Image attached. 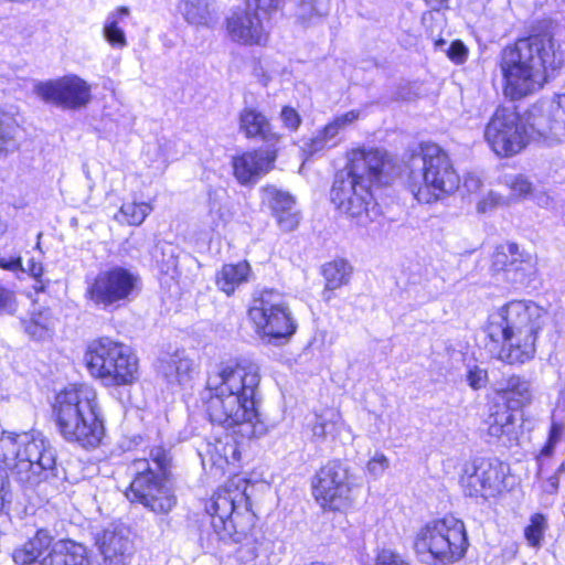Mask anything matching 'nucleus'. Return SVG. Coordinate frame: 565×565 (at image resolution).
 Returning <instances> with one entry per match:
<instances>
[{
    "label": "nucleus",
    "instance_id": "f257e3e1",
    "mask_svg": "<svg viewBox=\"0 0 565 565\" xmlns=\"http://www.w3.org/2000/svg\"><path fill=\"white\" fill-rule=\"evenodd\" d=\"M259 369L248 361L230 360L217 364L206 381V412L210 420L246 438L265 434L256 393Z\"/></svg>",
    "mask_w": 565,
    "mask_h": 565
},
{
    "label": "nucleus",
    "instance_id": "f03ea898",
    "mask_svg": "<svg viewBox=\"0 0 565 565\" xmlns=\"http://www.w3.org/2000/svg\"><path fill=\"white\" fill-rule=\"evenodd\" d=\"M386 166L388 162L384 151L354 149L349 153L348 164L334 177L331 202L359 226H367L380 215L371 188L385 182Z\"/></svg>",
    "mask_w": 565,
    "mask_h": 565
},
{
    "label": "nucleus",
    "instance_id": "7ed1b4c3",
    "mask_svg": "<svg viewBox=\"0 0 565 565\" xmlns=\"http://www.w3.org/2000/svg\"><path fill=\"white\" fill-rule=\"evenodd\" d=\"M564 62V53L547 34L518 40L501 54L504 94L512 99L533 94L543 87L551 73L559 70Z\"/></svg>",
    "mask_w": 565,
    "mask_h": 565
},
{
    "label": "nucleus",
    "instance_id": "20e7f679",
    "mask_svg": "<svg viewBox=\"0 0 565 565\" xmlns=\"http://www.w3.org/2000/svg\"><path fill=\"white\" fill-rule=\"evenodd\" d=\"M244 500V491L234 481L218 489L206 504L211 525L220 540L239 544L236 555L242 563L271 565L274 543L255 531V515L250 511H238L237 503Z\"/></svg>",
    "mask_w": 565,
    "mask_h": 565
},
{
    "label": "nucleus",
    "instance_id": "39448f33",
    "mask_svg": "<svg viewBox=\"0 0 565 565\" xmlns=\"http://www.w3.org/2000/svg\"><path fill=\"white\" fill-rule=\"evenodd\" d=\"M545 318L543 308L525 300L510 301L491 312L487 331L492 341H502L498 359L508 364H523L532 360Z\"/></svg>",
    "mask_w": 565,
    "mask_h": 565
},
{
    "label": "nucleus",
    "instance_id": "423d86ee",
    "mask_svg": "<svg viewBox=\"0 0 565 565\" xmlns=\"http://www.w3.org/2000/svg\"><path fill=\"white\" fill-rule=\"evenodd\" d=\"M54 448L40 433H3L0 437V473L21 483H39L57 476Z\"/></svg>",
    "mask_w": 565,
    "mask_h": 565
},
{
    "label": "nucleus",
    "instance_id": "0eeeda50",
    "mask_svg": "<svg viewBox=\"0 0 565 565\" xmlns=\"http://www.w3.org/2000/svg\"><path fill=\"white\" fill-rule=\"evenodd\" d=\"M53 413L61 435L84 448L97 447L105 428L97 393L87 384L70 385L55 396Z\"/></svg>",
    "mask_w": 565,
    "mask_h": 565
},
{
    "label": "nucleus",
    "instance_id": "6e6552de",
    "mask_svg": "<svg viewBox=\"0 0 565 565\" xmlns=\"http://www.w3.org/2000/svg\"><path fill=\"white\" fill-rule=\"evenodd\" d=\"M408 186L419 203L430 204L455 192L459 175L448 154L436 143H423L409 160Z\"/></svg>",
    "mask_w": 565,
    "mask_h": 565
},
{
    "label": "nucleus",
    "instance_id": "1a4fd4ad",
    "mask_svg": "<svg viewBox=\"0 0 565 565\" xmlns=\"http://www.w3.org/2000/svg\"><path fill=\"white\" fill-rule=\"evenodd\" d=\"M169 456L162 447L150 451L149 459L131 463L134 478L126 491L127 499L139 503L154 514H168L177 504V497L167 481Z\"/></svg>",
    "mask_w": 565,
    "mask_h": 565
},
{
    "label": "nucleus",
    "instance_id": "9d476101",
    "mask_svg": "<svg viewBox=\"0 0 565 565\" xmlns=\"http://www.w3.org/2000/svg\"><path fill=\"white\" fill-rule=\"evenodd\" d=\"M462 521L446 516L428 522L415 537L414 550L422 563L449 565L461 559L468 548Z\"/></svg>",
    "mask_w": 565,
    "mask_h": 565
},
{
    "label": "nucleus",
    "instance_id": "9b49d317",
    "mask_svg": "<svg viewBox=\"0 0 565 565\" xmlns=\"http://www.w3.org/2000/svg\"><path fill=\"white\" fill-rule=\"evenodd\" d=\"M85 362L89 374L106 386L130 385L139 377L136 354L128 345L109 338L89 343Z\"/></svg>",
    "mask_w": 565,
    "mask_h": 565
},
{
    "label": "nucleus",
    "instance_id": "f8f14e48",
    "mask_svg": "<svg viewBox=\"0 0 565 565\" xmlns=\"http://www.w3.org/2000/svg\"><path fill=\"white\" fill-rule=\"evenodd\" d=\"M248 319L255 332L268 343H277L289 338L297 328L284 296L273 289L256 291L253 295Z\"/></svg>",
    "mask_w": 565,
    "mask_h": 565
},
{
    "label": "nucleus",
    "instance_id": "ddd939ff",
    "mask_svg": "<svg viewBox=\"0 0 565 565\" xmlns=\"http://www.w3.org/2000/svg\"><path fill=\"white\" fill-rule=\"evenodd\" d=\"M529 131L519 114L510 107H498L484 128V139L492 151L503 158L522 151L529 143Z\"/></svg>",
    "mask_w": 565,
    "mask_h": 565
},
{
    "label": "nucleus",
    "instance_id": "4468645a",
    "mask_svg": "<svg viewBox=\"0 0 565 565\" xmlns=\"http://www.w3.org/2000/svg\"><path fill=\"white\" fill-rule=\"evenodd\" d=\"M138 282L137 274L116 266L98 273L87 284L85 298L105 310L118 308L125 301L130 300L138 288Z\"/></svg>",
    "mask_w": 565,
    "mask_h": 565
},
{
    "label": "nucleus",
    "instance_id": "2eb2a0df",
    "mask_svg": "<svg viewBox=\"0 0 565 565\" xmlns=\"http://www.w3.org/2000/svg\"><path fill=\"white\" fill-rule=\"evenodd\" d=\"M508 473L509 467L498 459H476L465 466L460 486L467 497L488 500L508 488Z\"/></svg>",
    "mask_w": 565,
    "mask_h": 565
},
{
    "label": "nucleus",
    "instance_id": "dca6fc26",
    "mask_svg": "<svg viewBox=\"0 0 565 565\" xmlns=\"http://www.w3.org/2000/svg\"><path fill=\"white\" fill-rule=\"evenodd\" d=\"M352 481L340 461H329L312 480V494L324 510L343 511L351 503Z\"/></svg>",
    "mask_w": 565,
    "mask_h": 565
},
{
    "label": "nucleus",
    "instance_id": "f3484780",
    "mask_svg": "<svg viewBox=\"0 0 565 565\" xmlns=\"http://www.w3.org/2000/svg\"><path fill=\"white\" fill-rule=\"evenodd\" d=\"M33 93L43 102L64 109H79L92 99L90 85L77 75L36 82Z\"/></svg>",
    "mask_w": 565,
    "mask_h": 565
},
{
    "label": "nucleus",
    "instance_id": "a211bd4d",
    "mask_svg": "<svg viewBox=\"0 0 565 565\" xmlns=\"http://www.w3.org/2000/svg\"><path fill=\"white\" fill-rule=\"evenodd\" d=\"M96 544L100 565H129L136 552L132 532L124 524L109 525L98 535Z\"/></svg>",
    "mask_w": 565,
    "mask_h": 565
},
{
    "label": "nucleus",
    "instance_id": "6ab92c4d",
    "mask_svg": "<svg viewBox=\"0 0 565 565\" xmlns=\"http://www.w3.org/2000/svg\"><path fill=\"white\" fill-rule=\"evenodd\" d=\"M263 15L252 7L238 8L227 18L226 29L231 39L243 44H262L267 40Z\"/></svg>",
    "mask_w": 565,
    "mask_h": 565
},
{
    "label": "nucleus",
    "instance_id": "aec40b11",
    "mask_svg": "<svg viewBox=\"0 0 565 565\" xmlns=\"http://www.w3.org/2000/svg\"><path fill=\"white\" fill-rule=\"evenodd\" d=\"M276 151L258 149L247 151L232 159L233 174L241 185L255 184L264 174L273 169Z\"/></svg>",
    "mask_w": 565,
    "mask_h": 565
},
{
    "label": "nucleus",
    "instance_id": "412c9836",
    "mask_svg": "<svg viewBox=\"0 0 565 565\" xmlns=\"http://www.w3.org/2000/svg\"><path fill=\"white\" fill-rule=\"evenodd\" d=\"M263 200L268 203L279 227L285 232L294 231L299 224L294 196L274 185L263 188Z\"/></svg>",
    "mask_w": 565,
    "mask_h": 565
},
{
    "label": "nucleus",
    "instance_id": "4be33fe9",
    "mask_svg": "<svg viewBox=\"0 0 565 565\" xmlns=\"http://www.w3.org/2000/svg\"><path fill=\"white\" fill-rule=\"evenodd\" d=\"M39 565H92V561L85 545L72 540H60L52 543Z\"/></svg>",
    "mask_w": 565,
    "mask_h": 565
},
{
    "label": "nucleus",
    "instance_id": "5701e85b",
    "mask_svg": "<svg viewBox=\"0 0 565 565\" xmlns=\"http://www.w3.org/2000/svg\"><path fill=\"white\" fill-rule=\"evenodd\" d=\"M54 537L49 530L40 529L25 542L17 545L11 557L15 565H34L44 557L43 554L51 550Z\"/></svg>",
    "mask_w": 565,
    "mask_h": 565
},
{
    "label": "nucleus",
    "instance_id": "b1692460",
    "mask_svg": "<svg viewBox=\"0 0 565 565\" xmlns=\"http://www.w3.org/2000/svg\"><path fill=\"white\" fill-rule=\"evenodd\" d=\"M193 362L177 351L159 360L158 373L171 387L182 386L191 380Z\"/></svg>",
    "mask_w": 565,
    "mask_h": 565
},
{
    "label": "nucleus",
    "instance_id": "393cba45",
    "mask_svg": "<svg viewBox=\"0 0 565 565\" xmlns=\"http://www.w3.org/2000/svg\"><path fill=\"white\" fill-rule=\"evenodd\" d=\"M360 117V111L350 110L341 116L335 117L324 128L317 132V135L308 143L310 153H315L327 148L337 146V136L340 131L344 130L348 126L355 122Z\"/></svg>",
    "mask_w": 565,
    "mask_h": 565
},
{
    "label": "nucleus",
    "instance_id": "a878e982",
    "mask_svg": "<svg viewBox=\"0 0 565 565\" xmlns=\"http://www.w3.org/2000/svg\"><path fill=\"white\" fill-rule=\"evenodd\" d=\"M495 393L505 402L502 407L509 408L513 413L529 404L532 398L530 382L515 375L498 383Z\"/></svg>",
    "mask_w": 565,
    "mask_h": 565
},
{
    "label": "nucleus",
    "instance_id": "bb28decb",
    "mask_svg": "<svg viewBox=\"0 0 565 565\" xmlns=\"http://www.w3.org/2000/svg\"><path fill=\"white\" fill-rule=\"evenodd\" d=\"M519 247L515 244H508L507 247L498 249L492 259V265L495 270H503L508 274H513L511 278L513 281H521L524 274L531 269L530 262L519 259Z\"/></svg>",
    "mask_w": 565,
    "mask_h": 565
},
{
    "label": "nucleus",
    "instance_id": "cd10ccee",
    "mask_svg": "<svg viewBox=\"0 0 565 565\" xmlns=\"http://www.w3.org/2000/svg\"><path fill=\"white\" fill-rule=\"evenodd\" d=\"M524 125L529 131L530 140H557L555 132L556 116L551 114V108L545 114L541 109L534 108L527 114Z\"/></svg>",
    "mask_w": 565,
    "mask_h": 565
},
{
    "label": "nucleus",
    "instance_id": "c85d7f7f",
    "mask_svg": "<svg viewBox=\"0 0 565 565\" xmlns=\"http://www.w3.org/2000/svg\"><path fill=\"white\" fill-rule=\"evenodd\" d=\"M178 9L189 24L196 26H210L216 13L210 0H181Z\"/></svg>",
    "mask_w": 565,
    "mask_h": 565
},
{
    "label": "nucleus",
    "instance_id": "c756f323",
    "mask_svg": "<svg viewBox=\"0 0 565 565\" xmlns=\"http://www.w3.org/2000/svg\"><path fill=\"white\" fill-rule=\"evenodd\" d=\"M239 129L247 138L259 137L267 141L275 138V134L271 132L270 124L267 118L253 108H245L241 113Z\"/></svg>",
    "mask_w": 565,
    "mask_h": 565
},
{
    "label": "nucleus",
    "instance_id": "7c9ffc66",
    "mask_svg": "<svg viewBox=\"0 0 565 565\" xmlns=\"http://www.w3.org/2000/svg\"><path fill=\"white\" fill-rule=\"evenodd\" d=\"M249 274L250 266L247 262L226 264L216 276V285L223 292L230 296L239 285L248 280Z\"/></svg>",
    "mask_w": 565,
    "mask_h": 565
},
{
    "label": "nucleus",
    "instance_id": "2f4dec72",
    "mask_svg": "<svg viewBox=\"0 0 565 565\" xmlns=\"http://www.w3.org/2000/svg\"><path fill=\"white\" fill-rule=\"evenodd\" d=\"M352 274L351 265L344 259H335L322 267V275L326 280L324 297L330 300L328 292L347 285Z\"/></svg>",
    "mask_w": 565,
    "mask_h": 565
},
{
    "label": "nucleus",
    "instance_id": "473e14b6",
    "mask_svg": "<svg viewBox=\"0 0 565 565\" xmlns=\"http://www.w3.org/2000/svg\"><path fill=\"white\" fill-rule=\"evenodd\" d=\"M515 422V414L511 409L494 406V411L486 419L488 435L494 438L511 436L514 434Z\"/></svg>",
    "mask_w": 565,
    "mask_h": 565
},
{
    "label": "nucleus",
    "instance_id": "72a5a7b5",
    "mask_svg": "<svg viewBox=\"0 0 565 565\" xmlns=\"http://www.w3.org/2000/svg\"><path fill=\"white\" fill-rule=\"evenodd\" d=\"M128 14L127 7H119L116 11L110 12L104 22L103 35L113 47L124 49L128 44L124 30L119 28L120 20Z\"/></svg>",
    "mask_w": 565,
    "mask_h": 565
},
{
    "label": "nucleus",
    "instance_id": "f704fd0d",
    "mask_svg": "<svg viewBox=\"0 0 565 565\" xmlns=\"http://www.w3.org/2000/svg\"><path fill=\"white\" fill-rule=\"evenodd\" d=\"M342 425L341 415L333 409H328L316 416L312 435L317 440H324L328 435H333Z\"/></svg>",
    "mask_w": 565,
    "mask_h": 565
},
{
    "label": "nucleus",
    "instance_id": "c9c22d12",
    "mask_svg": "<svg viewBox=\"0 0 565 565\" xmlns=\"http://www.w3.org/2000/svg\"><path fill=\"white\" fill-rule=\"evenodd\" d=\"M151 211L152 206L149 203H124L116 218L128 225H140Z\"/></svg>",
    "mask_w": 565,
    "mask_h": 565
},
{
    "label": "nucleus",
    "instance_id": "e433bc0d",
    "mask_svg": "<svg viewBox=\"0 0 565 565\" xmlns=\"http://www.w3.org/2000/svg\"><path fill=\"white\" fill-rule=\"evenodd\" d=\"M503 184L510 190L509 203L513 200L526 198L532 193V183L522 174H510L504 175Z\"/></svg>",
    "mask_w": 565,
    "mask_h": 565
},
{
    "label": "nucleus",
    "instance_id": "4c0bfd02",
    "mask_svg": "<svg viewBox=\"0 0 565 565\" xmlns=\"http://www.w3.org/2000/svg\"><path fill=\"white\" fill-rule=\"evenodd\" d=\"M19 127L11 116L0 114V152L14 147V137Z\"/></svg>",
    "mask_w": 565,
    "mask_h": 565
},
{
    "label": "nucleus",
    "instance_id": "58836bf2",
    "mask_svg": "<svg viewBox=\"0 0 565 565\" xmlns=\"http://www.w3.org/2000/svg\"><path fill=\"white\" fill-rule=\"evenodd\" d=\"M545 529L546 520L542 514H535L531 518V523L524 531L525 539L531 546L537 547L541 545Z\"/></svg>",
    "mask_w": 565,
    "mask_h": 565
},
{
    "label": "nucleus",
    "instance_id": "ea45409f",
    "mask_svg": "<svg viewBox=\"0 0 565 565\" xmlns=\"http://www.w3.org/2000/svg\"><path fill=\"white\" fill-rule=\"evenodd\" d=\"M551 114L556 116V125L554 127L557 134V141L565 139V94L557 96L551 104Z\"/></svg>",
    "mask_w": 565,
    "mask_h": 565
},
{
    "label": "nucleus",
    "instance_id": "a19ab883",
    "mask_svg": "<svg viewBox=\"0 0 565 565\" xmlns=\"http://www.w3.org/2000/svg\"><path fill=\"white\" fill-rule=\"evenodd\" d=\"M25 332L35 340L44 339L49 333V321L42 315L33 316L29 321L24 322Z\"/></svg>",
    "mask_w": 565,
    "mask_h": 565
},
{
    "label": "nucleus",
    "instance_id": "79ce46f5",
    "mask_svg": "<svg viewBox=\"0 0 565 565\" xmlns=\"http://www.w3.org/2000/svg\"><path fill=\"white\" fill-rule=\"evenodd\" d=\"M18 308L14 292L0 286V315H14Z\"/></svg>",
    "mask_w": 565,
    "mask_h": 565
},
{
    "label": "nucleus",
    "instance_id": "37998d69",
    "mask_svg": "<svg viewBox=\"0 0 565 565\" xmlns=\"http://www.w3.org/2000/svg\"><path fill=\"white\" fill-rule=\"evenodd\" d=\"M509 204V199L505 196L494 192L490 191L487 196H484L479 203H478V211L481 213H486L487 211L500 206V205H507Z\"/></svg>",
    "mask_w": 565,
    "mask_h": 565
},
{
    "label": "nucleus",
    "instance_id": "c03bdc74",
    "mask_svg": "<svg viewBox=\"0 0 565 565\" xmlns=\"http://www.w3.org/2000/svg\"><path fill=\"white\" fill-rule=\"evenodd\" d=\"M466 380L469 384V386L472 388V390H480L482 387L486 386L487 382H488V374H487V371L479 367V366H475L472 369H470L466 375Z\"/></svg>",
    "mask_w": 565,
    "mask_h": 565
},
{
    "label": "nucleus",
    "instance_id": "a18cd8bd",
    "mask_svg": "<svg viewBox=\"0 0 565 565\" xmlns=\"http://www.w3.org/2000/svg\"><path fill=\"white\" fill-rule=\"evenodd\" d=\"M388 459L384 454H375L367 462L366 469L374 478L381 477L388 468Z\"/></svg>",
    "mask_w": 565,
    "mask_h": 565
},
{
    "label": "nucleus",
    "instance_id": "49530a36",
    "mask_svg": "<svg viewBox=\"0 0 565 565\" xmlns=\"http://www.w3.org/2000/svg\"><path fill=\"white\" fill-rule=\"evenodd\" d=\"M284 0H247L248 7H255L263 15H269L282 6Z\"/></svg>",
    "mask_w": 565,
    "mask_h": 565
},
{
    "label": "nucleus",
    "instance_id": "de8ad7c7",
    "mask_svg": "<svg viewBox=\"0 0 565 565\" xmlns=\"http://www.w3.org/2000/svg\"><path fill=\"white\" fill-rule=\"evenodd\" d=\"M376 565H409L408 562L404 559V557L392 551V550H382L376 557Z\"/></svg>",
    "mask_w": 565,
    "mask_h": 565
},
{
    "label": "nucleus",
    "instance_id": "09e8293b",
    "mask_svg": "<svg viewBox=\"0 0 565 565\" xmlns=\"http://www.w3.org/2000/svg\"><path fill=\"white\" fill-rule=\"evenodd\" d=\"M467 53V47L461 41H454L447 50L448 57L457 64L466 61Z\"/></svg>",
    "mask_w": 565,
    "mask_h": 565
},
{
    "label": "nucleus",
    "instance_id": "8fccbe9b",
    "mask_svg": "<svg viewBox=\"0 0 565 565\" xmlns=\"http://www.w3.org/2000/svg\"><path fill=\"white\" fill-rule=\"evenodd\" d=\"M280 116L285 126L291 130H296L301 122L299 114L291 107H284Z\"/></svg>",
    "mask_w": 565,
    "mask_h": 565
},
{
    "label": "nucleus",
    "instance_id": "3c124183",
    "mask_svg": "<svg viewBox=\"0 0 565 565\" xmlns=\"http://www.w3.org/2000/svg\"><path fill=\"white\" fill-rule=\"evenodd\" d=\"M0 267L7 270L15 271L23 269L21 257L18 256H11L9 258L7 257H0Z\"/></svg>",
    "mask_w": 565,
    "mask_h": 565
},
{
    "label": "nucleus",
    "instance_id": "603ef678",
    "mask_svg": "<svg viewBox=\"0 0 565 565\" xmlns=\"http://www.w3.org/2000/svg\"><path fill=\"white\" fill-rule=\"evenodd\" d=\"M222 450L224 451V460L226 463H234L239 460V452L237 450L236 444H225L222 445Z\"/></svg>",
    "mask_w": 565,
    "mask_h": 565
},
{
    "label": "nucleus",
    "instance_id": "864d4df0",
    "mask_svg": "<svg viewBox=\"0 0 565 565\" xmlns=\"http://www.w3.org/2000/svg\"><path fill=\"white\" fill-rule=\"evenodd\" d=\"M21 270L30 273V275H32L34 278H39L43 274V266L41 263L35 262L33 258H31L28 262L26 267H23V269Z\"/></svg>",
    "mask_w": 565,
    "mask_h": 565
},
{
    "label": "nucleus",
    "instance_id": "5fc2aeb1",
    "mask_svg": "<svg viewBox=\"0 0 565 565\" xmlns=\"http://www.w3.org/2000/svg\"><path fill=\"white\" fill-rule=\"evenodd\" d=\"M463 184L468 189V191L476 192L481 186V180L478 177H476V175H468L465 179V183Z\"/></svg>",
    "mask_w": 565,
    "mask_h": 565
},
{
    "label": "nucleus",
    "instance_id": "6e6d98bb",
    "mask_svg": "<svg viewBox=\"0 0 565 565\" xmlns=\"http://www.w3.org/2000/svg\"><path fill=\"white\" fill-rule=\"evenodd\" d=\"M8 490L6 488V481L3 476L0 473V512H2L6 508V503L9 502L7 499Z\"/></svg>",
    "mask_w": 565,
    "mask_h": 565
},
{
    "label": "nucleus",
    "instance_id": "4d7b16f0",
    "mask_svg": "<svg viewBox=\"0 0 565 565\" xmlns=\"http://www.w3.org/2000/svg\"><path fill=\"white\" fill-rule=\"evenodd\" d=\"M448 0H425L427 6H429L434 10H440L446 7Z\"/></svg>",
    "mask_w": 565,
    "mask_h": 565
},
{
    "label": "nucleus",
    "instance_id": "13d9d810",
    "mask_svg": "<svg viewBox=\"0 0 565 565\" xmlns=\"http://www.w3.org/2000/svg\"><path fill=\"white\" fill-rule=\"evenodd\" d=\"M210 216L212 217V221L209 226H210L211 231H216L220 226L221 215L218 212L213 213L211 211Z\"/></svg>",
    "mask_w": 565,
    "mask_h": 565
},
{
    "label": "nucleus",
    "instance_id": "bf43d9fd",
    "mask_svg": "<svg viewBox=\"0 0 565 565\" xmlns=\"http://www.w3.org/2000/svg\"><path fill=\"white\" fill-rule=\"evenodd\" d=\"M558 488V477L557 475H554L548 478L547 480V490L550 492H555Z\"/></svg>",
    "mask_w": 565,
    "mask_h": 565
},
{
    "label": "nucleus",
    "instance_id": "052dcab7",
    "mask_svg": "<svg viewBox=\"0 0 565 565\" xmlns=\"http://www.w3.org/2000/svg\"><path fill=\"white\" fill-rule=\"evenodd\" d=\"M558 407L565 411V386L562 388L559 393Z\"/></svg>",
    "mask_w": 565,
    "mask_h": 565
},
{
    "label": "nucleus",
    "instance_id": "680f3d73",
    "mask_svg": "<svg viewBox=\"0 0 565 565\" xmlns=\"http://www.w3.org/2000/svg\"><path fill=\"white\" fill-rule=\"evenodd\" d=\"M315 2H316V3H318V0H315ZM313 10L316 11V13H317V14H319V15H323V14H326V13H327L328 8H327V7H323V8H322V7H318V4H316V6L313 7Z\"/></svg>",
    "mask_w": 565,
    "mask_h": 565
},
{
    "label": "nucleus",
    "instance_id": "e2e57ef3",
    "mask_svg": "<svg viewBox=\"0 0 565 565\" xmlns=\"http://www.w3.org/2000/svg\"><path fill=\"white\" fill-rule=\"evenodd\" d=\"M556 429L555 427L552 428V431H551V437H550V443H555L556 441Z\"/></svg>",
    "mask_w": 565,
    "mask_h": 565
},
{
    "label": "nucleus",
    "instance_id": "0e129e2a",
    "mask_svg": "<svg viewBox=\"0 0 565 565\" xmlns=\"http://www.w3.org/2000/svg\"><path fill=\"white\" fill-rule=\"evenodd\" d=\"M446 44V41L443 39H439L435 42V46L438 49H443V46Z\"/></svg>",
    "mask_w": 565,
    "mask_h": 565
},
{
    "label": "nucleus",
    "instance_id": "69168bd1",
    "mask_svg": "<svg viewBox=\"0 0 565 565\" xmlns=\"http://www.w3.org/2000/svg\"><path fill=\"white\" fill-rule=\"evenodd\" d=\"M563 472H565V461L559 465V467H558V469L556 471V475L557 473H563Z\"/></svg>",
    "mask_w": 565,
    "mask_h": 565
}]
</instances>
